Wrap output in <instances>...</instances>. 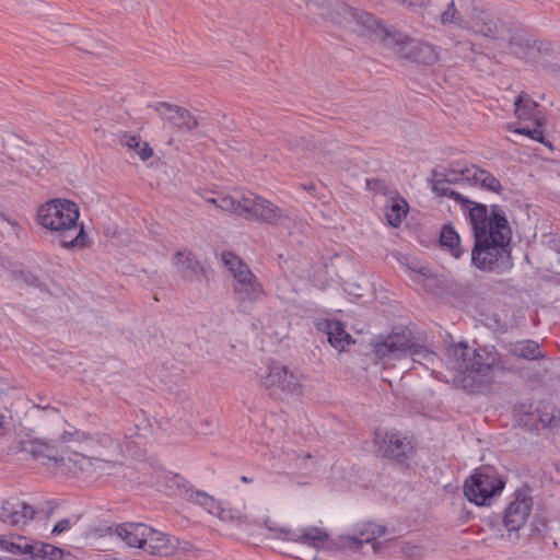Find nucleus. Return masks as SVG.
<instances>
[{"instance_id":"f257e3e1","label":"nucleus","mask_w":560,"mask_h":560,"mask_svg":"<svg viewBox=\"0 0 560 560\" xmlns=\"http://www.w3.org/2000/svg\"><path fill=\"white\" fill-rule=\"evenodd\" d=\"M432 189L440 196L458 201L463 208H468V218L475 236L471 262L476 268L493 271L509 260L512 231L500 206L492 205L489 214L486 205L465 198L441 179L432 178Z\"/></svg>"},{"instance_id":"f03ea898","label":"nucleus","mask_w":560,"mask_h":560,"mask_svg":"<svg viewBox=\"0 0 560 560\" xmlns=\"http://www.w3.org/2000/svg\"><path fill=\"white\" fill-rule=\"evenodd\" d=\"M450 365L456 371L454 383L470 393L480 392L492 383L495 363L493 352L482 348H471L464 342L448 349Z\"/></svg>"},{"instance_id":"7ed1b4c3","label":"nucleus","mask_w":560,"mask_h":560,"mask_svg":"<svg viewBox=\"0 0 560 560\" xmlns=\"http://www.w3.org/2000/svg\"><path fill=\"white\" fill-rule=\"evenodd\" d=\"M37 222L51 231L59 238L62 247H80L88 245L83 224H78L79 207L68 199H51L37 210Z\"/></svg>"},{"instance_id":"20e7f679","label":"nucleus","mask_w":560,"mask_h":560,"mask_svg":"<svg viewBox=\"0 0 560 560\" xmlns=\"http://www.w3.org/2000/svg\"><path fill=\"white\" fill-rule=\"evenodd\" d=\"M311 13L326 21L341 25L351 32L365 37H372L378 23L372 14L351 8L345 3L331 4L328 0H305Z\"/></svg>"},{"instance_id":"39448f33","label":"nucleus","mask_w":560,"mask_h":560,"mask_svg":"<svg viewBox=\"0 0 560 560\" xmlns=\"http://www.w3.org/2000/svg\"><path fill=\"white\" fill-rule=\"evenodd\" d=\"M376 359L385 366L394 365L395 361L411 358L412 362H420L417 357L433 359L434 353L424 349L415 341L412 332L407 328H400L388 334L385 338L374 343Z\"/></svg>"},{"instance_id":"423d86ee","label":"nucleus","mask_w":560,"mask_h":560,"mask_svg":"<svg viewBox=\"0 0 560 560\" xmlns=\"http://www.w3.org/2000/svg\"><path fill=\"white\" fill-rule=\"evenodd\" d=\"M221 260L233 282L234 298L241 304H254L264 295V288L249 267L232 252H223Z\"/></svg>"},{"instance_id":"0eeeda50","label":"nucleus","mask_w":560,"mask_h":560,"mask_svg":"<svg viewBox=\"0 0 560 560\" xmlns=\"http://www.w3.org/2000/svg\"><path fill=\"white\" fill-rule=\"evenodd\" d=\"M514 114L520 122H530L524 127H513L508 125V129L529 137L530 139L538 141L547 147H551V143L546 140L544 136V126L546 124V117L539 109V105L528 94L522 92L515 100Z\"/></svg>"},{"instance_id":"6e6552de","label":"nucleus","mask_w":560,"mask_h":560,"mask_svg":"<svg viewBox=\"0 0 560 560\" xmlns=\"http://www.w3.org/2000/svg\"><path fill=\"white\" fill-rule=\"evenodd\" d=\"M497 44L516 58L528 60H535L538 55H548L552 51L550 43L532 38L512 23H509Z\"/></svg>"},{"instance_id":"1a4fd4ad","label":"nucleus","mask_w":560,"mask_h":560,"mask_svg":"<svg viewBox=\"0 0 560 560\" xmlns=\"http://www.w3.org/2000/svg\"><path fill=\"white\" fill-rule=\"evenodd\" d=\"M245 205L246 220L282 229H291L293 225L294 219L288 210L259 195L248 192Z\"/></svg>"},{"instance_id":"9d476101","label":"nucleus","mask_w":560,"mask_h":560,"mask_svg":"<svg viewBox=\"0 0 560 560\" xmlns=\"http://www.w3.org/2000/svg\"><path fill=\"white\" fill-rule=\"evenodd\" d=\"M504 488V481L492 468L478 469L464 483V494L476 505H489Z\"/></svg>"},{"instance_id":"9b49d317","label":"nucleus","mask_w":560,"mask_h":560,"mask_svg":"<svg viewBox=\"0 0 560 560\" xmlns=\"http://www.w3.org/2000/svg\"><path fill=\"white\" fill-rule=\"evenodd\" d=\"M260 384L270 390L280 392L287 396L302 395V377L290 371L285 365L272 361L266 374H260Z\"/></svg>"},{"instance_id":"f8f14e48","label":"nucleus","mask_w":560,"mask_h":560,"mask_svg":"<svg viewBox=\"0 0 560 560\" xmlns=\"http://www.w3.org/2000/svg\"><path fill=\"white\" fill-rule=\"evenodd\" d=\"M508 25V22L495 18L489 10L475 7L463 28L497 43Z\"/></svg>"},{"instance_id":"ddd939ff","label":"nucleus","mask_w":560,"mask_h":560,"mask_svg":"<svg viewBox=\"0 0 560 560\" xmlns=\"http://www.w3.org/2000/svg\"><path fill=\"white\" fill-rule=\"evenodd\" d=\"M385 526L366 522L362 524L358 532L353 535H340L336 539H331L328 546V550L330 551H341L345 549H350L353 551H358L362 548L364 544H370L376 540L378 537L385 534Z\"/></svg>"},{"instance_id":"4468645a","label":"nucleus","mask_w":560,"mask_h":560,"mask_svg":"<svg viewBox=\"0 0 560 560\" xmlns=\"http://www.w3.org/2000/svg\"><path fill=\"white\" fill-rule=\"evenodd\" d=\"M371 38L381 42L385 48L392 50L398 58L411 61L416 48L413 45H417V39L400 32L390 31L380 21Z\"/></svg>"},{"instance_id":"2eb2a0df","label":"nucleus","mask_w":560,"mask_h":560,"mask_svg":"<svg viewBox=\"0 0 560 560\" xmlns=\"http://www.w3.org/2000/svg\"><path fill=\"white\" fill-rule=\"evenodd\" d=\"M265 526L270 530L277 533V537L282 538L284 540L299 542L306 545L314 549H320L325 544H329L328 533L316 526H306L301 529L291 530L285 528H278L270 524L269 521L265 522ZM329 545H327L328 547Z\"/></svg>"},{"instance_id":"dca6fc26","label":"nucleus","mask_w":560,"mask_h":560,"mask_svg":"<svg viewBox=\"0 0 560 560\" xmlns=\"http://www.w3.org/2000/svg\"><path fill=\"white\" fill-rule=\"evenodd\" d=\"M533 500L525 491L517 490L514 500L505 510L503 523L511 537L518 538V530L525 525L530 515Z\"/></svg>"},{"instance_id":"f3484780","label":"nucleus","mask_w":560,"mask_h":560,"mask_svg":"<svg viewBox=\"0 0 560 560\" xmlns=\"http://www.w3.org/2000/svg\"><path fill=\"white\" fill-rule=\"evenodd\" d=\"M376 441L382 444L384 454L396 463L405 462L415 448L413 441H409L406 436H401L397 431H385L378 429L375 432Z\"/></svg>"},{"instance_id":"a211bd4d","label":"nucleus","mask_w":560,"mask_h":560,"mask_svg":"<svg viewBox=\"0 0 560 560\" xmlns=\"http://www.w3.org/2000/svg\"><path fill=\"white\" fill-rule=\"evenodd\" d=\"M109 535H116L126 546L143 549L145 546V535L150 533V526L143 523L127 522L115 526L104 528Z\"/></svg>"},{"instance_id":"6ab92c4d","label":"nucleus","mask_w":560,"mask_h":560,"mask_svg":"<svg viewBox=\"0 0 560 560\" xmlns=\"http://www.w3.org/2000/svg\"><path fill=\"white\" fill-rule=\"evenodd\" d=\"M155 110L180 131L190 132L199 125L197 118L188 109L177 105L161 102L155 106Z\"/></svg>"},{"instance_id":"aec40b11","label":"nucleus","mask_w":560,"mask_h":560,"mask_svg":"<svg viewBox=\"0 0 560 560\" xmlns=\"http://www.w3.org/2000/svg\"><path fill=\"white\" fill-rule=\"evenodd\" d=\"M94 442L96 451L94 454L89 456L90 465H94L93 462L116 464L121 457V446L109 434L97 433Z\"/></svg>"},{"instance_id":"412c9836","label":"nucleus","mask_w":560,"mask_h":560,"mask_svg":"<svg viewBox=\"0 0 560 560\" xmlns=\"http://www.w3.org/2000/svg\"><path fill=\"white\" fill-rule=\"evenodd\" d=\"M532 429L557 428L560 425V412L550 402H541L534 412L524 415L520 420Z\"/></svg>"},{"instance_id":"4be33fe9","label":"nucleus","mask_w":560,"mask_h":560,"mask_svg":"<svg viewBox=\"0 0 560 560\" xmlns=\"http://www.w3.org/2000/svg\"><path fill=\"white\" fill-rule=\"evenodd\" d=\"M35 514V510L25 502L8 500L0 509V521L11 526L24 525L32 521Z\"/></svg>"},{"instance_id":"5701e85b","label":"nucleus","mask_w":560,"mask_h":560,"mask_svg":"<svg viewBox=\"0 0 560 560\" xmlns=\"http://www.w3.org/2000/svg\"><path fill=\"white\" fill-rule=\"evenodd\" d=\"M178 545V539L163 532L150 527V533L145 535L144 552L158 556L172 555Z\"/></svg>"},{"instance_id":"b1692460","label":"nucleus","mask_w":560,"mask_h":560,"mask_svg":"<svg viewBox=\"0 0 560 560\" xmlns=\"http://www.w3.org/2000/svg\"><path fill=\"white\" fill-rule=\"evenodd\" d=\"M95 436L80 431H66L62 434V441L68 443V448L75 455L82 456V459L89 464V456L95 453Z\"/></svg>"},{"instance_id":"393cba45","label":"nucleus","mask_w":560,"mask_h":560,"mask_svg":"<svg viewBox=\"0 0 560 560\" xmlns=\"http://www.w3.org/2000/svg\"><path fill=\"white\" fill-rule=\"evenodd\" d=\"M174 265L177 272L186 280L198 281L203 268L195 256L188 250H178L174 254Z\"/></svg>"},{"instance_id":"a878e982","label":"nucleus","mask_w":560,"mask_h":560,"mask_svg":"<svg viewBox=\"0 0 560 560\" xmlns=\"http://www.w3.org/2000/svg\"><path fill=\"white\" fill-rule=\"evenodd\" d=\"M0 550L13 555H27L28 560H32V552H36L33 541L21 535H0Z\"/></svg>"},{"instance_id":"bb28decb","label":"nucleus","mask_w":560,"mask_h":560,"mask_svg":"<svg viewBox=\"0 0 560 560\" xmlns=\"http://www.w3.org/2000/svg\"><path fill=\"white\" fill-rule=\"evenodd\" d=\"M325 331L329 343L339 351L345 350L353 342L352 337L346 331L341 322L328 320L325 323Z\"/></svg>"},{"instance_id":"cd10ccee","label":"nucleus","mask_w":560,"mask_h":560,"mask_svg":"<svg viewBox=\"0 0 560 560\" xmlns=\"http://www.w3.org/2000/svg\"><path fill=\"white\" fill-rule=\"evenodd\" d=\"M185 498L187 501L199 505L214 516H217L219 512H222L221 502L205 491L187 489Z\"/></svg>"},{"instance_id":"c85d7f7f","label":"nucleus","mask_w":560,"mask_h":560,"mask_svg":"<svg viewBox=\"0 0 560 560\" xmlns=\"http://www.w3.org/2000/svg\"><path fill=\"white\" fill-rule=\"evenodd\" d=\"M467 180L474 182L475 184H480L481 187L499 192L501 190L500 182L488 171L478 168L476 166H471L467 168Z\"/></svg>"},{"instance_id":"c756f323","label":"nucleus","mask_w":560,"mask_h":560,"mask_svg":"<svg viewBox=\"0 0 560 560\" xmlns=\"http://www.w3.org/2000/svg\"><path fill=\"white\" fill-rule=\"evenodd\" d=\"M247 201V194L242 195L240 198H235L230 195H218L217 208L222 211L245 218V202Z\"/></svg>"},{"instance_id":"7c9ffc66","label":"nucleus","mask_w":560,"mask_h":560,"mask_svg":"<svg viewBox=\"0 0 560 560\" xmlns=\"http://www.w3.org/2000/svg\"><path fill=\"white\" fill-rule=\"evenodd\" d=\"M119 141L121 145L135 151L142 161H147L153 154V151L148 142L142 141L139 136L125 132L120 136Z\"/></svg>"},{"instance_id":"2f4dec72","label":"nucleus","mask_w":560,"mask_h":560,"mask_svg":"<svg viewBox=\"0 0 560 560\" xmlns=\"http://www.w3.org/2000/svg\"><path fill=\"white\" fill-rule=\"evenodd\" d=\"M440 243L441 246L447 248L451 255L454 256L455 258H459L464 253L460 246L459 235L450 224H445L442 228Z\"/></svg>"},{"instance_id":"473e14b6","label":"nucleus","mask_w":560,"mask_h":560,"mask_svg":"<svg viewBox=\"0 0 560 560\" xmlns=\"http://www.w3.org/2000/svg\"><path fill=\"white\" fill-rule=\"evenodd\" d=\"M412 55V62L420 65H433L439 60V51L435 46L417 40Z\"/></svg>"},{"instance_id":"72a5a7b5","label":"nucleus","mask_w":560,"mask_h":560,"mask_svg":"<svg viewBox=\"0 0 560 560\" xmlns=\"http://www.w3.org/2000/svg\"><path fill=\"white\" fill-rule=\"evenodd\" d=\"M514 352L516 355L527 360H538L545 357L540 351L539 345L532 340L518 342L514 348Z\"/></svg>"},{"instance_id":"f704fd0d","label":"nucleus","mask_w":560,"mask_h":560,"mask_svg":"<svg viewBox=\"0 0 560 560\" xmlns=\"http://www.w3.org/2000/svg\"><path fill=\"white\" fill-rule=\"evenodd\" d=\"M440 21L443 25H456L463 28L465 22L456 5V0H451L444 11L441 12Z\"/></svg>"},{"instance_id":"c9c22d12","label":"nucleus","mask_w":560,"mask_h":560,"mask_svg":"<svg viewBox=\"0 0 560 560\" xmlns=\"http://www.w3.org/2000/svg\"><path fill=\"white\" fill-rule=\"evenodd\" d=\"M407 213V202L404 199H394L386 212L387 222L392 226H398Z\"/></svg>"},{"instance_id":"e433bc0d","label":"nucleus","mask_w":560,"mask_h":560,"mask_svg":"<svg viewBox=\"0 0 560 560\" xmlns=\"http://www.w3.org/2000/svg\"><path fill=\"white\" fill-rule=\"evenodd\" d=\"M36 552H32V560L34 557H39L49 560L62 559L65 552L62 549L46 542H33Z\"/></svg>"},{"instance_id":"4c0bfd02","label":"nucleus","mask_w":560,"mask_h":560,"mask_svg":"<svg viewBox=\"0 0 560 560\" xmlns=\"http://www.w3.org/2000/svg\"><path fill=\"white\" fill-rule=\"evenodd\" d=\"M244 510H245V506L243 508V510L234 509V508L224 509L222 506V512H219L217 517L219 520H221L222 522H228V523H232V524L244 523V522H247V520H248V515H247V513H245Z\"/></svg>"},{"instance_id":"58836bf2","label":"nucleus","mask_w":560,"mask_h":560,"mask_svg":"<svg viewBox=\"0 0 560 560\" xmlns=\"http://www.w3.org/2000/svg\"><path fill=\"white\" fill-rule=\"evenodd\" d=\"M467 168L460 172L445 170V171H434L432 178L441 179L443 183L452 185L458 184L459 182L467 180Z\"/></svg>"},{"instance_id":"ea45409f","label":"nucleus","mask_w":560,"mask_h":560,"mask_svg":"<svg viewBox=\"0 0 560 560\" xmlns=\"http://www.w3.org/2000/svg\"><path fill=\"white\" fill-rule=\"evenodd\" d=\"M32 454L36 458H47L49 460H55V462L63 460L62 457L61 458L58 457V454H57V451L55 450V447H52L48 444H44V443L34 444L32 447Z\"/></svg>"},{"instance_id":"a19ab883","label":"nucleus","mask_w":560,"mask_h":560,"mask_svg":"<svg viewBox=\"0 0 560 560\" xmlns=\"http://www.w3.org/2000/svg\"><path fill=\"white\" fill-rule=\"evenodd\" d=\"M397 4L406 9L417 10L429 5L430 0H394Z\"/></svg>"},{"instance_id":"79ce46f5","label":"nucleus","mask_w":560,"mask_h":560,"mask_svg":"<svg viewBox=\"0 0 560 560\" xmlns=\"http://www.w3.org/2000/svg\"><path fill=\"white\" fill-rule=\"evenodd\" d=\"M70 527H71V521L69 518H62L56 523L51 533L54 535H60L61 533L66 532Z\"/></svg>"},{"instance_id":"37998d69","label":"nucleus","mask_w":560,"mask_h":560,"mask_svg":"<svg viewBox=\"0 0 560 560\" xmlns=\"http://www.w3.org/2000/svg\"><path fill=\"white\" fill-rule=\"evenodd\" d=\"M402 552L410 559H418L422 556V550L418 546H406L402 548Z\"/></svg>"},{"instance_id":"c03bdc74","label":"nucleus","mask_w":560,"mask_h":560,"mask_svg":"<svg viewBox=\"0 0 560 560\" xmlns=\"http://www.w3.org/2000/svg\"><path fill=\"white\" fill-rule=\"evenodd\" d=\"M407 266H408V268H409L410 270H412V271L417 272V273H418L419 276H421V277L427 278V277L429 276V273H430L429 268H427V267H424V266H420V267H418L417 265H415V266L407 265Z\"/></svg>"},{"instance_id":"a18cd8bd","label":"nucleus","mask_w":560,"mask_h":560,"mask_svg":"<svg viewBox=\"0 0 560 560\" xmlns=\"http://www.w3.org/2000/svg\"><path fill=\"white\" fill-rule=\"evenodd\" d=\"M306 144H307V141L304 137L296 138V139H294V142H290V145L292 148H300V147H304Z\"/></svg>"},{"instance_id":"49530a36","label":"nucleus","mask_w":560,"mask_h":560,"mask_svg":"<svg viewBox=\"0 0 560 560\" xmlns=\"http://www.w3.org/2000/svg\"><path fill=\"white\" fill-rule=\"evenodd\" d=\"M417 359L420 360V364H423V365H429V364H433L434 360L436 359V357L434 355L433 359H427L424 357H417Z\"/></svg>"},{"instance_id":"de8ad7c7","label":"nucleus","mask_w":560,"mask_h":560,"mask_svg":"<svg viewBox=\"0 0 560 560\" xmlns=\"http://www.w3.org/2000/svg\"><path fill=\"white\" fill-rule=\"evenodd\" d=\"M205 200L213 206L217 207V202H218V196L217 197H205Z\"/></svg>"},{"instance_id":"09e8293b","label":"nucleus","mask_w":560,"mask_h":560,"mask_svg":"<svg viewBox=\"0 0 560 560\" xmlns=\"http://www.w3.org/2000/svg\"><path fill=\"white\" fill-rule=\"evenodd\" d=\"M241 480H242L243 482H250V481H252V479L247 478L246 476H243V477L241 478Z\"/></svg>"},{"instance_id":"8fccbe9b","label":"nucleus","mask_w":560,"mask_h":560,"mask_svg":"<svg viewBox=\"0 0 560 560\" xmlns=\"http://www.w3.org/2000/svg\"><path fill=\"white\" fill-rule=\"evenodd\" d=\"M378 546H380V542H375V544H373V545H372V547H373L374 551H377V547H378Z\"/></svg>"},{"instance_id":"3c124183","label":"nucleus","mask_w":560,"mask_h":560,"mask_svg":"<svg viewBox=\"0 0 560 560\" xmlns=\"http://www.w3.org/2000/svg\"><path fill=\"white\" fill-rule=\"evenodd\" d=\"M132 436H133V434H128V433L125 434L126 439H131Z\"/></svg>"},{"instance_id":"603ef678","label":"nucleus","mask_w":560,"mask_h":560,"mask_svg":"<svg viewBox=\"0 0 560 560\" xmlns=\"http://www.w3.org/2000/svg\"><path fill=\"white\" fill-rule=\"evenodd\" d=\"M557 250L560 253V241H559V244H558Z\"/></svg>"},{"instance_id":"864d4df0","label":"nucleus","mask_w":560,"mask_h":560,"mask_svg":"<svg viewBox=\"0 0 560 560\" xmlns=\"http://www.w3.org/2000/svg\"><path fill=\"white\" fill-rule=\"evenodd\" d=\"M557 470L560 471V466H557Z\"/></svg>"},{"instance_id":"5fc2aeb1","label":"nucleus","mask_w":560,"mask_h":560,"mask_svg":"<svg viewBox=\"0 0 560 560\" xmlns=\"http://www.w3.org/2000/svg\"><path fill=\"white\" fill-rule=\"evenodd\" d=\"M458 2H462L463 0H457Z\"/></svg>"}]
</instances>
